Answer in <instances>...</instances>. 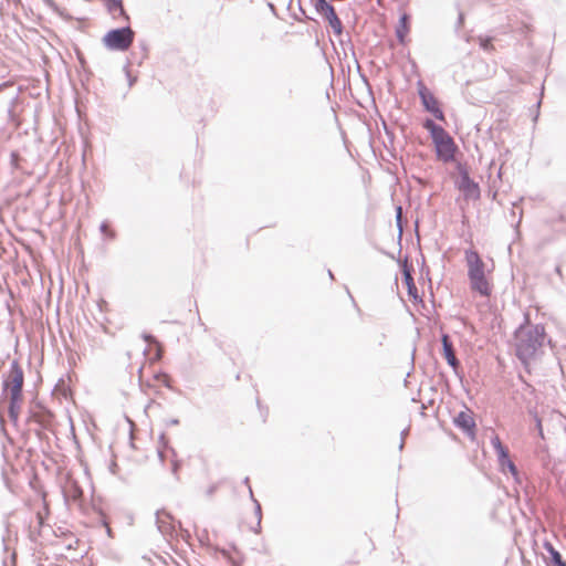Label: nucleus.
I'll return each instance as SVG.
<instances>
[{
    "mask_svg": "<svg viewBox=\"0 0 566 566\" xmlns=\"http://www.w3.org/2000/svg\"><path fill=\"white\" fill-rule=\"evenodd\" d=\"M515 337L516 355L526 365L542 348L545 339V329L541 325L521 327L516 332Z\"/></svg>",
    "mask_w": 566,
    "mask_h": 566,
    "instance_id": "obj_1",
    "label": "nucleus"
},
{
    "mask_svg": "<svg viewBox=\"0 0 566 566\" xmlns=\"http://www.w3.org/2000/svg\"><path fill=\"white\" fill-rule=\"evenodd\" d=\"M134 41V32L130 28L115 29L107 32L103 38L106 48L116 51H126Z\"/></svg>",
    "mask_w": 566,
    "mask_h": 566,
    "instance_id": "obj_2",
    "label": "nucleus"
},
{
    "mask_svg": "<svg viewBox=\"0 0 566 566\" xmlns=\"http://www.w3.org/2000/svg\"><path fill=\"white\" fill-rule=\"evenodd\" d=\"M23 381L24 376L22 368L18 363H13L4 380V389L9 394L10 400H23Z\"/></svg>",
    "mask_w": 566,
    "mask_h": 566,
    "instance_id": "obj_3",
    "label": "nucleus"
},
{
    "mask_svg": "<svg viewBox=\"0 0 566 566\" xmlns=\"http://www.w3.org/2000/svg\"><path fill=\"white\" fill-rule=\"evenodd\" d=\"M491 273L492 270L488 269L469 273L468 277L471 290L479 293L483 297H490L493 291Z\"/></svg>",
    "mask_w": 566,
    "mask_h": 566,
    "instance_id": "obj_4",
    "label": "nucleus"
},
{
    "mask_svg": "<svg viewBox=\"0 0 566 566\" xmlns=\"http://www.w3.org/2000/svg\"><path fill=\"white\" fill-rule=\"evenodd\" d=\"M433 143L436 146L437 156L440 160L449 163L454 159L457 146L452 137L447 132L436 137Z\"/></svg>",
    "mask_w": 566,
    "mask_h": 566,
    "instance_id": "obj_5",
    "label": "nucleus"
},
{
    "mask_svg": "<svg viewBox=\"0 0 566 566\" xmlns=\"http://www.w3.org/2000/svg\"><path fill=\"white\" fill-rule=\"evenodd\" d=\"M170 377L163 371H154L149 377L146 375L145 367L139 369V381L142 386L149 388L170 387Z\"/></svg>",
    "mask_w": 566,
    "mask_h": 566,
    "instance_id": "obj_6",
    "label": "nucleus"
},
{
    "mask_svg": "<svg viewBox=\"0 0 566 566\" xmlns=\"http://www.w3.org/2000/svg\"><path fill=\"white\" fill-rule=\"evenodd\" d=\"M457 186L465 200H478L480 198V187L470 178L467 170L461 171Z\"/></svg>",
    "mask_w": 566,
    "mask_h": 566,
    "instance_id": "obj_7",
    "label": "nucleus"
},
{
    "mask_svg": "<svg viewBox=\"0 0 566 566\" xmlns=\"http://www.w3.org/2000/svg\"><path fill=\"white\" fill-rule=\"evenodd\" d=\"M419 95L424 108L430 112L437 119L444 120V115L440 108L438 99L424 85H420Z\"/></svg>",
    "mask_w": 566,
    "mask_h": 566,
    "instance_id": "obj_8",
    "label": "nucleus"
},
{
    "mask_svg": "<svg viewBox=\"0 0 566 566\" xmlns=\"http://www.w3.org/2000/svg\"><path fill=\"white\" fill-rule=\"evenodd\" d=\"M316 10L328 21L336 33L342 32V22L338 19L335 9L326 0H315Z\"/></svg>",
    "mask_w": 566,
    "mask_h": 566,
    "instance_id": "obj_9",
    "label": "nucleus"
},
{
    "mask_svg": "<svg viewBox=\"0 0 566 566\" xmlns=\"http://www.w3.org/2000/svg\"><path fill=\"white\" fill-rule=\"evenodd\" d=\"M491 443L495 451L497 452L499 463L501 468L504 470L507 468L513 474L517 473L515 464L512 462L509 455L507 448L502 443L500 437L494 434L491 439Z\"/></svg>",
    "mask_w": 566,
    "mask_h": 566,
    "instance_id": "obj_10",
    "label": "nucleus"
},
{
    "mask_svg": "<svg viewBox=\"0 0 566 566\" xmlns=\"http://www.w3.org/2000/svg\"><path fill=\"white\" fill-rule=\"evenodd\" d=\"M454 423L471 437L475 434V420L471 410L461 411L454 418Z\"/></svg>",
    "mask_w": 566,
    "mask_h": 566,
    "instance_id": "obj_11",
    "label": "nucleus"
},
{
    "mask_svg": "<svg viewBox=\"0 0 566 566\" xmlns=\"http://www.w3.org/2000/svg\"><path fill=\"white\" fill-rule=\"evenodd\" d=\"M464 260L468 274L486 269V265L475 249H468L464 252Z\"/></svg>",
    "mask_w": 566,
    "mask_h": 566,
    "instance_id": "obj_12",
    "label": "nucleus"
},
{
    "mask_svg": "<svg viewBox=\"0 0 566 566\" xmlns=\"http://www.w3.org/2000/svg\"><path fill=\"white\" fill-rule=\"evenodd\" d=\"M402 276H403L402 282L408 291L409 297L413 302H421V297L418 294V289L415 284L412 275H411V268L407 263H405L402 265Z\"/></svg>",
    "mask_w": 566,
    "mask_h": 566,
    "instance_id": "obj_13",
    "label": "nucleus"
},
{
    "mask_svg": "<svg viewBox=\"0 0 566 566\" xmlns=\"http://www.w3.org/2000/svg\"><path fill=\"white\" fill-rule=\"evenodd\" d=\"M442 352L449 365L455 369L459 366V360L455 357L452 343L447 334L442 335Z\"/></svg>",
    "mask_w": 566,
    "mask_h": 566,
    "instance_id": "obj_14",
    "label": "nucleus"
},
{
    "mask_svg": "<svg viewBox=\"0 0 566 566\" xmlns=\"http://www.w3.org/2000/svg\"><path fill=\"white\" fill-rule=\"evenodd\" d=\"M104 6L107 8L108 12L113 15L114 19L124 18L128 19L122 0H102Z\"/></svg>",
    "mask_w": 566,
    "mask_h": 566,
    "instance_id": "obj_15",
    "label": "nucleus"
},
{
    "mask_svg": "<svg viewBox=\"0 0 566 566\" xmlns=\"http://www.w3.org/2000/svg\"><path fill=\"white\" fill-rule=\"evenodd\" d=\"M544 548L549 553L554 566H566V562L562 558V555L549 542L544 543Z\"/></svg>",
    "mask_w": 566,
    "mask_h": 566,
    "instance_id": "obj_16",
    "label": "nucleus"
},
{
    "mask_svg": "<svg viewBox=\"0 0 566 566\" xmlns=\"http://www.w3.org/2000/svg\"><path fill=\"white\" fill-rule=\"evenodd\" d=\"M409 33V21L408 17L403 14L400 18L399 25L397 28V36L401 43L405 42L407 34Z\"/></svg>",
    "mask_w": 566,
    "mask_h": 566,
    "instance_id": "obj_17",
    "label": "nucleus"
},
{
    "mask_svg": "<svg viewBox=\"0 0 566 566\" xmlns=\"http://www.w3.org/2000/svg\"><path fill=\"white\" fill-rule=\"evenodd\" d=\"M424 128L430 132L432 140L438 137L439 135H442L446 130L436 125L431 119H427L423 124Z\"/></svg>",
    "mask_w": 566,
    "mask_h": 566,
    "instance_id": "obj_18",
    "label": "nucleus"
},
{
    "mask_svg": "<svg viewBox=\"0 0 566 566\" xmlns=\"http://www.w3.org/2000/svg\"><path fill=\"white\" fill-rule=\"evenodd\" d=\"M23 400H10L9 415L13 421H18Z\"/></svg>",
    "mask_w": 566,
    "mask_h": 566,
    "instance_id": "obj_19",
    "label": "nucleus"
},
{
    "mask_svg": "<svg viewBox=\"0 0 566 566\" xmlns=\"http://www.w3.org/2000/svg\"><path fill=\"white\" fill-rule=\"evenodd\" d=\"M104 524H105V527H106L107 535L109 537H113L112 528L109 527V525L106 522Z\"/></svg>",
    "mask_w": 566,
    "mask_h": 566,
    "instance_id": "obj_20",
    "label": "nucleus"
},
{
    "mask_svg": "<svg viewBox=\"0 0 566 566\" xmlns=\"http://www.w3.org/2000/svg\"><path fill=\"white\" fill-rule=\"evenodd\" d=\"M401 217V207L397 208V218L400 219Z\"/></svg>",
    "mask_w": 566,
    "mask_h": 566,
    "instance_id": "obj_21",
    "label": "nucleus"
},
{
    "mask_svg": "<svg viewBox=\"0 0 566 566\" xmlns=\"http://www.w3.org/2000/svg\"><path fill=\"white\" fill-rule=\"evenodd\" d=\"M105 229H107V226L106 224H103L102 226V230L105 231Z\"/></svg>",
    "mask_w": 566,
    "mask_h": 566,
    "instance_id": "obj_22",
    "label": "nucleus"
}]
</instances>
